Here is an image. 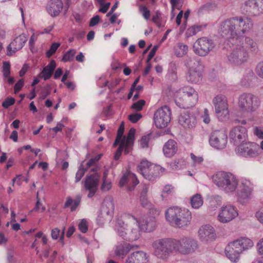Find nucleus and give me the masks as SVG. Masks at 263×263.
<instances>
[{
  "instance_id": "nucleus-20",
  "label": "nucleus",
  "mask_w": 263,
  "mask_h": 263,
  "mask_svg": "<svg viewBox=\"0 0 263 263\" xmlns=\"http://www.w3.org/2000/svg\"><path fill=\"white\" fill-rule=\"evenodd\" d=\"M139 183V181L135 174L130 171H127L121 178L119 185L121 187L126 185L127 190L132 191Z\"/></svg>"
},
{
  "instance_id": "nucleus-11",
  "label": "nucleus",
  "mask_w": 263,
  "mask_h": 263,
  "mask_svg": "<svg viewBox=\"0 0 263 263\" xmlns=\"http://www.w3.org/2000/svg\"><path fill=\"white\" fill-rule=\"evenodd\" d=\"M215 47V44L212 40L205 37L199 38L193 45V51L197 55L200 57L207 55Z\"/></svg>"
},
{
  "instance_id": "nucleus-6",
  "label": "nucleus",
  "mask_w": 263,
  "mask_h": 263,
  "mask_svg": "<svg viewBox=\"0 0 263 263\" xmlns=\"http://www.w3.org/2000/svg\"><path fill=\"white\" fill-rule=\"evenodd\" d=\"M175 239L162 238L154 241L152 247L154 254L158 258L166 259L172 253H175Z\"/></svg>"
},
{
  "instance_id": "nucleus-21",
  "label": "nucleus",
  "mask_w": 263,
  "mask_h": 263,
  "mask_svg": "<svg viewBox=\"0 0 263 263\" xmlns=\"http://www.w3.org/2000/svg\"><path fill=\"white\" fill-rule=\"evenodd\" d=\"M99 180L100 175L97 173L86 177L84 187L89 191L87 196L88 198H90L94 196L99 185Z\"/></svg>"
},
{
  "instance_id": "nucleus-58",
  "label": "nucleus",
  "mask_w": 263,
  "mask_h": 263,
  "mask_svg": "<svg viewBox=\"0 0 263 263\" xmlns=\"http://www.w3.org/2000/svg\"><path fill=\"white\" fill-rule=\"evenodd\" d=\"M39 193H37L36 195V202L35 205L33 209V211H39L40 208L41 209V212H43L45 211L46 208L45 206L43 205L41 202L40 201V199L39 198Z\"/></svg>"
},
{
  "instance_id": "nucleus-33",
  "label": "nucleus",
  "mask_w": 263,
  "mask_h": 263,
  "mask_svg": "<svg viewBox=\"0 0 263 263\" xmlns=\"http://www.w3.org/2000/svg\"><path fill=\"white\" fill-rule=\"evenodd\" d=\"M233 241L239 247L242 253L253 246V242L251 239L246 237H241Z\"/></svg>"
},
{
  "instance_id": "nucleus-35",
  "label": "nucleus",
  "mask_w": 263,
  "mask_h": 263,
  "mask_svg": "<svg viewBox=\"0 0 263 263\" xmlns=\"http://www.w3.org/2000/svg\"><path fill=\"white\" fill-rule=\"evenodd\" d=\"M162 168L160 166L154 164L146 175L145 178L149 181H154L158 178L162 173Z\"/></svg>"
},
{
  "instance_id": "nucleus-25",
  "label": "nucleus",
  "mask_w": 263,
  "mask_h": 263,
  "mask_svg": "<svg viewBox=\"0 0 263 263\" xmlns=\"http://www.w3.org/2000/svg\"><path fill=\"white\" fill-rule=\"evenodd\" d=\"M138 248L137 245H133L126 242L118 243L115 246L114 251L117 257L124 259L131 250Z\"/></svg>"
},
{
  "instance_id": "nucleus-29",
  "label": "nucleus",
  "mask_w": 263,
  "mask_h": 263,
  "mask_svg": "<svg viewBox=\"0 0 263 263\" xmlns=\"http://www.w3.org/2000/svg\"><path fill=\"white\" fill-rule=\"evenodd\" d=\"M115 205L113 198L110 197H106L103 200L100 211L107 214L108 219L113 217Z\"/></svg>"
},
{
  "instance_id": "nucleus-2",
  "label": "nucleus",
  "mask_w": 263,
  "mask_h": 263,
  "mask_svg": "<svg viewBox=\"0 0 263 263\" xmlns=\"http://www.w3.org/2000/svg\"><path fill=\"white\" fill-rule=\"evenodd\" d=\"M115 230L118 235L129 241L137 240L141 236L138 220L129 214H124L118 219Z\"/></svg>"
},
{
  "instance_id": "nucleus-36",
  "label": "nucleus",
  "mask_w": 263,
  "mask_h": 263,
  "mask_svg": "<svg viewBox=\"0 0 263 263\" xmlns=\"http://www.w3.org/2000/svg\"><path fill=\"white\" fill-rule=\"evenodd\" d=\"M254 79L255 75L253 70L251 69H247L241 80V84L245 87H249L252 84Z\"/></svg>"
},
{
  "instance_id": "nucleus-46",
  "label": "nucleus",
  "mask_w": 263,
  "mask_h": 263,
  "mask_svg": "<svg viewBox=\"0 0 263 263\" xmlns=\"http://www.w3.org/2000/svg\"><path fill=\"white\" fill-rule=\"evenodd\" d=\"M76 51L74 49H70L67 51L63 55L62 61L64 62H70L73 60Z\"/></svg>"
},
{
  "instance_id": "nucleus-45",
  "label": "nucleus",
  "mask_w": 263,
  "mask_h": 263,
  "mask_svg": "<svg viewBox=\"0 0 263 263\" xmlns=\"http://www.w3.org/2000/svg\"><path fill=\"white\" fill-rule=\"evenodd\" d=\"M80 200L79 199L73 200L71 198H68L65 203V206L68 207L71 205V211H74L79 205Z\"/></svg>"
},
{
  "instance_id": "nucleus-44",
  "label": "nucleus",
  "mask_w": 263,
  "mask_h": 263,
  "mask_svg": "<svg viewBox=\"0 0 263 263\" xmlns=\"http://www.w3.org/2000/svg\"><path fill=\"white\" fill-rule=\"evenodd\" d=\"M190 157L192 161V166L195 168L200 167L204 161L203 158L202 156H197L193 153H191Z\"/></svg>"
},
{
  "instance_id": "nucleus-22",
  "label": "nucleus",
  "mask_w": 263,
  "mask_h": 263,
  "mask_svg": "<svg viewBox=\"0 0 263 263\" xmlns=\"http://www.w3.org/2000/svg\"><path fill=\"white\" fill-rule=\"evenodd\" d=\"M200 240L204 242H209L216 238V233L214 228L209 224L201 226L198 231Z\"/></svg>"
},
{
  "instance_id": "nucleus-4",
  "label": "nucleus",
  "mask_w": 263,
  "mask_h": 263,
  "mask_svg": "<svg viewBox=\"0 0 263 263\" xmlns=\"http://www.w3.org/2000/svg\"><path fill=\"white\" fill-rule=\"evenodd\" d=\"M165 214L166 220L172 226L179 228L187 226L192 218L189 210L178 206L169 208Z\"/></svg>"
},
{
  "instance_id": "nucleus-47",
  "label": "nucleus",
  "mask_w": 263,
  "mask_h": 263,
  "mask_svg": "<svg viewBox=\"0 0 263 263\" xmlns=\"http://www.w3.org/2000/svg\"><path fill=\"white\" fill-rule=\"evenodd\" d=\"M53 72V71L48 68V67H45L39 75V77L43 78L44 80H47L51 77Z\"/></svg>"
},
{
  "instance_id": "nucleus-64",
  "label": "nucleus",
  "mask_w": 263,
  "mask_h": 263,
  "mask_svg": "<svg viewBox=\"0 0 263 263\" xmlns=\"http://www.w3.org/2000/svg\"><path fill=\"white\" fill-rule=\"evenodd\" d=\"M256 72L259 77L263 79V62H260L257 64Z\"/></svg>"
},
{
  "instance_id": "nucleus-51",
  "label": "nucleus",
  "mask_w": 263,
  "mask_h": 263,
  "mask_svg": "<svg viewBox=\"0 0 263 263\" xmlns=\"http://www.w3.org/2000/svg\"><path fill=\"white\" fill-rule=\"evenodd\" d=\"M60 44L59 43H53L51 44L50 49L46 52V56L50 58L55 52L58 48L60 47Z\"/></svg>"
},
{
  "instance_id": "nucleus-23",
  "label": "nucleus",
  "mask_w": 263,
  "mask_h": 263,
  "mask_svg": "<svg viewBox=\"0 0 263 263\" xmlns=\"http://www.w3.org/2000/svg\"><path fill=\"white\" fill-rule=\"evenodd\" d=\"M27 41V37L24 33L15 37L7 47V55H11L13 53L21 49Z\"/></svg>"
},
{
  "instance_id": "nucleus-62",
  "label": "nucleus",
  "mask_w": 263,
  "mask_h": 263,
  "mask_svg": "<svg viewBox=\"0 0 263 263\" xmlns=\"http://www.w3.org/2000/svg\"><path fill=\"white\" fill-rule=\"evenodd\" d=\"M254 134L259 139H263V127L256 126L253 129Z\"/></svg>"
},
{
  "instance_id": "nucleus-42",
  "label": "nucleus",
  "mask_w": 263,
  "mask_h": 263,
  "mask_svg": "<svg viewBox=\"0 0 263 263\" xmlns=\"http://www.w3.org/2000/svg\"><path fill=\"white\" fill-rule=\"evenodd\" d=\"M112 217H110L108 219V217H107V214L103 213L102 211H100L98 214V215L96 218V221L97 224L99 226H103L105 223L110 222Z\"/></svg>"
},
{
  "instance_id": "nucleus-54",
  "label": "nucleus",
  "mask_w": 263,
  "mask_h": 263,
  "mask_svg": "<svg viewBox=\"0 0 263 263\" xmlns=\"http://www.w3.org/2000/svg\"><path fill=\"white\" fill-rule=\"evenodd\" d=\"M172 5V12H173L175 9L180 10L182 6V0H170Z\"/></svg>"
},
{
  "instance_id": "nucleus-19",
  "label": "nucleus",
  "mask_w": 263,
  "mask_h": 263,
  "mask_svg": "<svg viewBox=\"0 0 263 263\" xmlns=\"http://www.w3.org/2000/svg\"><path fill=\"white\" fill-rule=\"evenodd\" d=\"M238 215V213L234 206L228 205L221 208L217 219L220 222L227 223L232 220Z\"/></svg>"
},
{
  "instance_id": "nucleus-1",
  "label": "nucleus",
  "mask_w": 263,
  "mask_h": 263,
  "mask_svg": "<svg viewBox=\"0 0 263 263\" xmlns=\"http://www.w3.org/2000/svg\"><path fill=\"white\" fill-rule=\"evenodd\" d=\"M253 27L251 18L242 16H235L222 22L220 26L221 35L228 39L229 42H243L245 46L252 50L257 49V43L250 36L243 34L249 32Z\"/></svg>"
},
{
  "instance_id": "nucleus-37",
  "label": "nucleus",
  "mask_w": 263,
  "mask_h": 263,
  "mask_svg": "<svg viewBox=\"0 0 263 263\" xmlns=\"http://www.w3.org/2000/svg\"><path fill=\"white\" fill-rule=\"evenodd\" d=\"M154 164L151 163L146 160H143L138 165V171L145 178L146 175L149 172L150 168L154 165Z\"/></svg>"
},
{
  "instance_id": "nucleus-43",
  "label": "nucleus",
  "mask_w": 263,
  "mask_h": 263,
  "mask_svg": "<svg viewBox=\"0 0 263 263\" xmlns=\"http://www.w3.org/2000/svg\"><path fill=\"white\" fill-rule=\"evenodd\" d=\"M102 154H99L93 158H91L86 164V168L88 169L91 167V172H95L97 171L98 167L96 166V163L100 159Z\"/></svg>"
},
{
  "instance_id": "nucleus-26",
  "label": "nucleus",
  "mask_w": 263,
  "mask_h": 263,
  "mask_svg": "<svg viewBox=\"0 0 263 263\" xmlns=\"http://www.w3.org/2000/svg\"><path fill=\"white\" fill-rule=\"evenodd\" d=\"M179 123L184 128H192L196 124V120L194 116H191L187 111H183L178 117Z\"/></svg>"
},
{
  "instance_id": "nucleus-30",
  "label": "nucleus",
  "mask_w": 263,
  "mask_h": 263,
  "mask_svg": "<svg viewBox=\"0 0 263 263\" xmlns=\"http://www.w3.org/2000/svg\"><path fill=\"white\" fill-rule=\"evenodd\" d=\"M138 221L140 230L145 232H152L157 227L156 220L154 218L146 217Z\"/></svg>"
},
{
  "instance_id": "nucleus-52",
  "label": "nucleus",
  "mask_w": 263,
  "mask_h": 263,
  "mask_svg": "<svg viewBox=\"0 0 263 263\" xmlns=\"http://www.w3.org/2000/svg\"><path fill=\"white\" fill-rule=\"evenodd\" d=\"M174 192V187L170 185H165L162 191L161 197L162 200H164L166 195L172 194Z\"/></svg>"
},
{
  "instance_id": "nucleus-55",
  "label": "nucleus",
  "mask_w": 263,
  "mask_h": 263,
  "mask_svg": "<svg viewBox=\"0 0 263 263\" xmlns=\"http://www.w3.org/2000/svg\"><path fill=\"white\" fill-rule=\"evenodd\" d=\"M161 14L160 11H157L155 14L153 16V22L158 27H160L161 26Z\"/></svg>"
},
{
  "instance_id": "nucleus-7",
  "label": "nucleus",
  "mask_w": 263,
  "mask_h": 263,
  "mask_svg": "<svg viewBox=\"0 0 263 263\" xmlns=\"http://www.w3.org/2000/svg\"><path fill=\"white\" fill-rule=\"evenodd\" d=\"M185 65L189 68L186 74V80L192 83L200 82L202 78L203 65L196 58L188 57L185 60Z\"/></svg>"
},
{
  "instance_id": "nucleus-3",
  "label": "nucleus",
  "mask_w": 263,
  "mask_h": 263,
  "mask_svg": "<svg viewBox=\"0 0 263 263\" xmlns=\"http://www.w3.org/2000/svg\"><path fill=\"white\" fill-rule=\"evenodd\" d=\"M230 42L235 47L227 55V63L233 67L241 66L248 62L249 55L247 49L253 53L257 52L258 49L257 45V49L253 50L251 48L245 46L243 42L231 41Z\"/></svg>"
},
{
  "instance_id": "nucleus-39",
  "label": "nucleus",
  "mask_w": 263,
  "mask_h": 263,
  "mask_svg": "<svg viewBox=\"0 0 263 263\" xmlns=\"http://www.w3.org/2000/svg\"><path fill=\"white\" fill-rule=\"evenodd\" d=\"M190 203L192 207L195 209H198L203 203V199L201 194H196L193 195L190 199Z\"/></svg>"
},
{
  "instance_id": "nucleus-27",
  "label": "nucleus",
  "mask_w": 263,
  "mask_h": 263,
  "mask_svg": "<svg viewBox=\"0 0 263 263\" xmlns=\"http://www.w3.org/2000/svg\"><path fill=\"white\" fill-rule=\"evenodd\" d=\"M125 263H148V257L144 252L138 251L129 254Z\"/></svg>"
},
{
  "instance_id": "nucleus-50",
  "label": "nucleus",
  "mask_w": 263,
  "mask_h": 263,
  "mask_svg": "<svg viewBox=\"0 0 263 263\" xmlns=\"http://www.w3.org/2000/svg\"><path fill=\"white\" fill-rule=\"evenodd\" d=\"M221 197L219 196L213 197L210 200V206L212 208H217L221 204Z\"/></svg>"
},
{
  "instance_id": "nucleus-9",
  "label": "nucleus",
  "mask_w": 263,
  "mask_h": 263,
  "mask_svg": "<svg viewBox=\"0 0 263 263\" xmlns=\"http://www.w3.org/2000/svg\"><path fill=\"white\" fill-rule=\"evenodd\" d=\"M260 100L256 96L250 93L241 94L238 99V106L242 111H255L260 105Z\"/></svg>"
},
{
  "instance_id": "nucleus-24",
  "label": "nucleus",
  "mask_w": 263,
  "mask_h": 263,
  "mask_svg": "<svg viewBox=\"0 0 263 263\" xmlns=\"http://www.w3.org/2000/svg\"><path fill=\"white\" fill-rule=\"evenodd\" d=\"M226 256L233 262H237L240 259V255L242 253L240 249L233 241L230 242L225 248Z\"/></svg>"
},
{
  "instance_id": "nucleus-63",
  "label": "nucleus",
  "mask_w": 263,
  "mask_h": 263,
  "mask_svg": "<svg viewBox=\"0 0 263 263\" xmlns=\"http://www.w3.org/2000/svg\"><path fill=\"white\" fill-rule=\"evenodd\" d=\"M125 148H126V146L124 145V143H121L120 144L119 147L118 148V149L117 150V151L116 152V154L115 155V159L117 160L119 158V157H120V155H121V153L123 151H124V153L125 154H126L125 153Z\"/></svg>"
},
{
  "instance_id": "nucleus-15",
  "label": "nucleus",
  "mask_w": 263,
  "mask_h": 263,
  "mask_svg": "<svg viewBox=\"0 0 263 263\" xmlns=\"http://www.w3.org/2000/svg\"><path fill=\"white\" fill-rule=\"evenodd\" d=\"M253 184L248 180L242 179L237 191V200L241 204L247 202L251 198Z\"/></svg>"
},
{
  "instance_id": "nucleus-31",
  "label": "nucleus",
  "mask_w": 263,
  "mask_h": 263,
  "mask_svg": "<svg viewBox=\"0 0 263 263\" xmlns=\"http://www.w3.org/2000/svg\"><path fill=\"white\" fill-rule=\"evenodd\" d=\"M178 151L177 142L172 139L168 140L164 145L163 152L164 156L167 158L174 156Z\"/></svg>"
},
{
  "instance_id": "nucleus-18",
  "label": "nucleus",
  "mask_w": 263,
  "mask_h": 263,
  "mask_svg": "<svg viewBox=\"0 0 263 263\" xmlns=\"http://www.w3.org/2000/svg\"><path fill=\"white\" fill-rule=\"evenodd\" d=\"M229 137L230 142L238 146L247 140L248 137L247 129L241 126H236L230 131Z\"/></svg>"
},
{
  "instance_id": "nucleus-59",
  "label": "nucleus",
  "mask_w": 263,
  "mask_h": 263,
  "mask_svg": "<svg viewBox=\"0 0 263 263\" xmlns=\"http://www.w3.org/2000/svg\"><path fill=\"white\" fill-rule=\"evenodd\" d=\"M149 210V216L151 218H154L156 220V218L160 214V211L155 207H151Z\"/></svg>"
},
{
  "instance_id": "nucleus-12",
  "label": "nucleus",
  "mask_w": 263,
  "mask_h": 263,
  "mask_svg": "<svg viewBox=\"0 0 263 263\" xmlns=\"http://www.w3.org/2000/svg\"><path fill=\"white\" fill-rule=\"evenodd\" d=\"M171 111L167 106H163L158 109L154 115V121L157 128L166 127L171 121Z\"/></svg>"
},
{
  "instance_id": "nucleus-10",
  "label": "nucleus",
  "mask_w": 263,
  "mask_h": 263,
  "mask_svg": "<svg viewBox=\"0 0 263 263\" xmlns=\"http://www.w3.org/2000/svg\"><path fill=\"white\" fill-rule=\"evenodd\" d=\"M216 114L219 120L223 121L229 117V111L227 99L222 95L216 96L213 100Z\"/></svg>"
},
{
  "instance_id": "nucleus-56",
  "label": "nucleus",
  "mask_w": 263,
  "mask_h": 263,
  "mask_svg": "<svg viewBox=\"0 0 263 263\" xmlns=\"http://www.w3.org/2000/svg\"><path fill=\"white\" fill-rule=\"evenodd\" d=\"M200 30L198 26H192L187 29L186 32L187 36H192L195 35Z\"/></svg>"
},
{
  "instance_id": "nucleus-57",
  "label": "nucleus",
  "mask_w": 263,
  "mask_h": 263,
  "mask_svg": "<svg viewBox=\"0 0 263 263\" xmlns=\"http://www.w3.org/2000/svg\"><path fill=\"white\" fill-rule=\"evenodd\" d=\"M78 226L80 231L83 233H86L88 230L87 222L85 219H82Z\"/></svg>"
},
{
  "instance_id": "nucleus-49",
  "label": "nucleus",
  "mask_w": 263,
  "mask_h": 263,
  "mask_svg": "<svg viewBox=\"0 0 263 263\" xmlns=\"http://www.w3.org/2000/svg\"><path fill=\"white\" fill-rule=\"evenodd\" d=\"M145 101L144 100H140L139 101L135 102L131 106V108L136 111L141 110L145 105Z\"/></svg>"
},
{
  "instance_id": "nucleus-17",
  "label": "nucleus",
  "mask_w": 263,
  "mask_h": 263,
  "mask_svg": "<svg viewBox=\"0 0 263 263\" xmlns=\"http://www.w3.org/2000/svg\"><path fill=\"white\" fill-rule=\"evenodd\" d=\"M228 142L226 133L221 130L213 131L210 136L209 142L210 145L217 149H222L226 147Z\"/></svg>"
},
{
  "instance_id": "nucleus-5",
  "label": "nucleus",
  "mask_w": 263,
  "mask_h": 263,
  "mask_svg": "<svg viewBox=\"0 0 263 263\" xmlns=\"http://www.w3.org/2000/svg\"><path fill=\"white\" fill-rule=\"evenodd\" d=\"M212 180L214 183L226 193H233L238 187V179L230 172H218L213 176Z\"/></svg>"
},
{
  "instance_id": "nucleus-32",
  "label": "nucleus",
  "mask_w": 263,
  "mask_h": 263,
  "mask_svg": "<svg viewBox=\"0 0 263 263\" xmlns=\"http://www.w3.org/2000/svg\"><path fill=\"white\" fill-rule=\"evenodd\" d=\"M136 130L132 128L129 130L127 137L126 139L124 138L121 143H124V145L126 146L125 153L128 154L133 148V145L135 139V134Z\"/></svg>"
},
{
  "instance_id": "nucleus-13",
  "label": "nucleus",
  "mask_w": 263,
  "mask_h": 263,
  "mask_svg": "<svg viewBox=\"0 0 263 263\" xmlns=\"http://www.w3.org/2000/svg\"><path fill=\"white\" fill-rule=\"evenodd\" d=\"M258 146L255 143L246 142L241 143L236 149V154L241 157L251 158L259 155Z\"/></svg>"
},
{
  "instance_id": "nucleus-60",
  "label": "nucleus",
  "mask_w": 263,
  "mask_h": 263,
  "mask_svg": "<svg viewBox=\"0 0 263 263\" xmlns=\"http://www.w3.org/2000/svg\"><path fill=\"white\" fill-rule=\"evenodd\" d=\"M142 117V116L141 114L135 113L129 115L128 116V119L131 122L135 123L139 121Z\"/></svg>"
},
{
  "instance_id": "nucleus-48",
  "label": "nucleus",
  "mask_w": 263,
  "mask_h": 263,
  "mask_svg": "<svg viewBox=\"0 0 263 263\" xmlns=\"http://www.w3.org/2000/svg\"><path fill=\"white\" fill-rule=\"evenodd\" d=\"M86 170H87V169L86 168H84L83 164H81L80 166L79 170L76 174V177H75V182L76 183H77L81 180V179L84 176Z\"/></svg>"
},
{
  "instance_id": "nucleus-53",
  "label": "nucleus",
  "mask_w": 263,
  "mask_h": 263,
  "mask_svg": "<svg viewBox=\"0 0 263 263\" xmlns=\"http://www.w3.org/2000/svg\"><path fill=\"white\" fill-rule=\"evenodd\" d=\"M139 11L142 13L143 17L146 20H148L150 17V11L145 6H140L139 7Z\"/></svg>"
},
{
  "instance_id": "nucleus-40",
  "label": "nucleus",
  "mask_w": 263,
  "mask_h": 263,
  "mask_svg": "<svg viewBox=\"0 0 263 263\" xmlns=\"http://www.w3.org/2000/svg\"><path fill=\"white\" fill-rule=\"evenodd\" d=\"M175 54L177 57H182L188 52V46L181 43H178L175 47Z\"/></svg>"
},
{
  "instance_id": "nucleus-14",
  "label": "nucleus",
  "mask_w": 263,
  "mask_h": 263,
  "mask_svg": "<svg viewBox=\"0 0 263 263\" xmlns=\"http://www.w3.org/2000/svg\"><path fill=\"white\" fill-rule=\"evenodd\" d=\"M242 8L246 13L252 17H256L263 14V0H246Z\"/></svg>"
},
{
  "instance_id": "nucleus-28",
  "label": "nucleus",
  "mask_w": 263,
  "mask_h": 263,
  "mask_svg": "<svg viewBox=\"0 0 263 263\" xmlns=\"http://www.w3.org/2000/svg\"><path fill=\"white\" fill-rule=\"evenodd\" d=\"M63 4L61 0H50L46 9L51 16H58L63 9Z\"/></svg>"
},
{
  "instance_id": "nucleus-38",
  "label": "nucleus",
  "mask_w": 263,
  "mask_h": 263,
  "mask_svg": "<svg viewBox=\"0 0 263 263\" xmlns=\"http://www.w3.org/2000/svg\"><path fill=\"white\" fill-rule=\"evenodd\" d=\"M2 71L3 76L5 79H7V82L9 84H12L14 82V80L10 75V64L9 62L5 61L3 62Z\"/></svg>"
},
{
  "instance_id": "nucleus-16",
  "label": "nucleus",
  "mask_w": 263,
  "mask_h": 263,
  "mask_svg": "<svg viewBox=\"0 0 263 263\" xmlns=\"http://www.w3.org/2000/svg\"><path fill=\"white\" fill-rule=\"evenodd\" d=\"M175 252H179L183 254L193 252L197 247V242L193 239L184 238L177 240L175 239Z\"/></svg>"
},
{
  "instance_id": "nucleus-41",
  "label": "nucleus",
  "mask_w": 263,
  "mask_h": 263,
  "mask_svg": "<svg viewBox=\"0 0 263 263\" xmlns=\"http://www.w3.org/2000/svg\"><path fill=\"white\" fill-rule=\"evenodd\" d=\"M171 167L174 170L183 169L185 166V161L183 158H177L170 163Z\"/></svg>"
},
{
  "instance_id": "nucleus-34",
  "label": "nucleus",
  "mask_w": 263,
  "mask_h": 263,
  "mask_svg": "<svg viewBox=\"0 0 263 263\" xmlns=\"http://www.w3.org/2000/svg\"><path fill=\"white\" fill-rule=\"evenodd\" d=\"M148 189V186L146 184L144 185L139 197V202L141 205L146 209H149L151 207V203L147 197Z\"/></svg>"
},
{
  "instance_id": "nucleus-61",
  "label": "nucleus",
  "mask_w": 263,
  "mask_h": 263,
  "mask_svg": "<svg viewBox=\"0 0 263 263\" xmlns=\"http://www.w3.org/2000/svg\"><path fill=\"white\" fill-rule=\"evenodd\" d=\"M15 103V99L13 98H7L3 102L2 106L5 108H8L9 106L13 105Z\"/></svg>"
},
{
  "instance_id": "nucleus-8",
  "label": "nucleus",
  "mask_w": 263,
  "mask_h": 263,
  "mask_svg": "<svg viewBox=\"0 0 263 263\" xmlns=\"http://www.w3.org/2000/svg\"><path fill=\"white\" fill-rule=\"evenodd\" d=\"M179 93H182L183 102H181L180 98L177 97H176L175 101L176 105L180 108H185L193 107L198 101V93L191 87H183L180 89Z\"/></svg>"
}]
</instances>
